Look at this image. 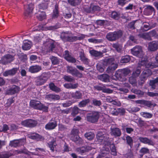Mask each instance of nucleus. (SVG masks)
Listing matches in <instances>:
<instances>
[{
    "label": "nucleus",
    "mask_w": 158,
    "mask_h": 158,
    "mask_svg": "<svg viewBox=\"0 0 158 158\" xmlns=\"http://www.w3.org/2000/svg\"><path fill=\"white\" fill-rule=\"evenodd\" d=\"M50 89L52 91L56 92H59L61 91L60 89L56 86L54 83H51L49 85Z\"/></svg>",
    "instance_id": "2f4dec72"
},
{
    "label": "nucleus",
    "mask_w": 158,
    "mask_h": 158,
    "mask_svg": "<svg viewBox=\"0 0 158 158\" xmlns=\"http://www.w3.org/2000/svg\"><path fill=\"white\" fill-rule=\"evenodd\" d=\"M46 98L48 100H57L60 99V96L58 95L49 94L46 95Z\"/></svg>",
    "instance_id": "f704fd0d"
},
{
    "label": "nucleus",
    "mask_w": 158,
    "mask_h": 158,
    "mask_svg": "<svg viewBox=\"0 0 158 158\" xmlns=\"http://www.w3.org/2000/svg\"><path fill=\"white\" fill-rule=\"evenodd\" d=\"M88 40L89 42L93 43H102L103 41L102 39H98L95 38L89 39Z\"/></svg>",
    "instance_id": "5fc2aeb1"
},
{
    "label": "nucleus",
    "mask_w": 158,
    "mask_h": 158,
    "mask_svg": "<svg viewBox=\"0 0 158 158\" xmlns=\"http://www.w3.org/2000/svg\"><path fill=\"white\" fill-rule=\"evenodd\" d=\"M111 135L115 137L120 136L122 134L120 129L118 128H111Z\"/></svg>",
    "instance_id": "6ab92c4d"
},
{
    "label": "nucleus",
    "mask_w": 158,
    "mask_h": 158,
    "mask_svg": "<svg viewBox=\"0 0 158 158\" xmlns=\"http://www.w3.org/2000/svg\"><path fill=\"white\" fill-rule=\"evenodd\" d=\"M92 13L97 11H99L100 10V8L97 5H91Z\"/></svg>",
    "instance_id": "0e129e2a"
},
{
    "label": "nucleus",
    "mask_w": 158,
    "mask_h": 158,
    "mask_svg": "<svg viewBox=\"0 0 158 158\" xmlns=\"http://www.w3.org/2000/svg\"><path fill=\"white\" fill-rule=\"evenodd\" d=\"M90 101L89 99L82 100L79 103L78 106L80 108L84 107L90 102Z\"/></svg>",
    "instance_id": "e433bc0d"
},
{
    "label": "nucleus",
    "mask_w": 158,
    "mask_h": 158,
    "mask_svg": "<svg viewBox=\"0 0 158 158\" xmlns=\"http://www.w3.org/2000/svg\"><path fill=\"white\" fill-rule=\"evenodd\" d=\"M149 85L151 87V89L153 90L156 89L158 85V77L153 80H150Z\"/></svg>",
    "instance_id": "cd10ccee"
},
{
    "label": "nucleus",
    "mask_w": 158,
    "mask_h": 158,
    "mask_svg": "<svg viewBox=\"0 0 158 158\" xmlns=\"http://www.w3.org/2000/svg\"><path fill=\"white\" fill-rule=\"evenodd\" d=\"M42 70V67L41 65H35L30 67L28 71L31 73H36L40 72Z\"/></svg>",
    "instance_id": "2eb2a0df"
},
{
    "label": "nucleus",
    "mask_w": 158,
    "mask_h": 158,
    "mask_svg": "<svg viewBox=\"0 0 158 158\" xmlns=\"http://www.w3.org/2000/svg\"><path fill=\"white\" fill-rule=\"evenodd\" d=\"M14 56L8 54L2 57L0 60V63L6 64L11 63L14 60Z\"/></svg>",
    "instance_id": "9d476101"
},
{
    "label": "nucleus",
    "mask_w": 158,
    "mask_h": 158,
    "mask_svg": "<svg viewBox=\"0 0 158 158\" xmlns=\"http://www.w3.org/2000/svg\"><path fill=\"white\" fill-rule=\"evenodd\" d=\"M19 91V87L15 85H13L6 91V94L8 95H13L18 93Z\"/></svg>",
    "instance_id": "dca6fc26"
},
{
    "label": "nucleus",
    "mask_w": 158,
    "mask_h": 158,
    "mask_svg": "<svg viewBox=\"0 0 158 158\" xmlns=\"http://www.w3.org/2000/svg\"><path fill=\"white\" fill-rule=\"evenodd\" d=\"M63 78L65 81L69 82H73L75 81L74 78L70 76L65 75Z\"/></svg>",
    "instance_id": "3c124183"
},
{
    "label": "nucleus",
    "mask_w": 158,
    "mask_h": 158,
    "mask_svg": "<svg viewBox=\"0 0 158 158\" xmlns=\"http://www.w3.org/2000/svg\"><path fill=\"white\" fill-rule=\"evenodd\" d=\"M120 70L125 77L131 73V70L128 68H125Z\"/></svg>",
    "instance_id": "680f3d73"
},
{
    "label": "nucleus",
    "mask_w": 158,
    "mask_h": 158,
    "mask_svg": "<svg viewBox=\"0 0 158 158\" xmlns=\"http://www.w3.org/2000/svg\"><path fill=\"white\" fill-rule=\"evenodd\" d=\"M72 97L74 99H79L82 98L83 94L80 91H76L71 94Z\"/></svg>",
    "instance_id": "393cba45"
},
{
    "label": "nucleus",
    "mask_w": 158,
    "mask_h": 158,
    "mask_svg": "<svg viewBox=\"0 0 158 158\" xmlns=\"http://www.w3.org/2000/svg\"><path fill=\"white\" fill-rule=\"evenodd\" d=\"M27 9L24 13V15L26 16H28L30 15L32 12L33 9V4L31 3L27 6Z\"/></svg>",
    "instance_id": "c85d7f7f"
},
{
    "label": "nucleus",
    "mask_w": 158,
    "mask_h": 158,
    "mask_svg": "<svg viewBox=\"0 0 158 158\" xmlns=\"http://www.w3.org/2000/svg\"><path fill=\"white\" fill-rule=\"evenodd\" d=\"M85 136L87 139L91 140L94 138V135L92 132H90L85 133Z\"/></svg>",
    "instance_id": "de8ad7c7"
},
{
    "label": "nucleus",
    "mask_w": 158,
    "mask_h": 158,
    "mask_svg": "<svg viewBox=\"0 0 158 158\" xmlns=\"http://www.w3.org/2000/svg\"><path fill=\"white\" fill-rule=\"evenodd\" d=\"M19 58L23 62L26 61L27 59V55L25 54H21L18 55Z\"/></svg>",
    "instance_id": "338daca9"
},
{
    "label": "nucleus",
    "mask_w": 158,
    "mask_h": 158,
    "mask_svg": "<svg viewBox=\"0 0 158 158\" xmlns=\"http://www.w3.org/2000/svg\"><path fill=\"white\" fill-rule=\"evenodd\" d=\"M31 44H30L28 42L25 41L23 43L22 48L24 50H29L31 48Z\"/></svg>",
    "instance_id": "a18cd8bd"
},
{
    "label": "nucleus",
    "mask_w": 158,
    "mask_h": 158,
    "mask_svg": "<svg viewBox=\"0 0 158 158\" xmlns=\"http://www.w3.org/2000/svg\"><path fill=\"white\" fill-rule=\"evenodd\" d=\"M49 2V1L48 0H44L39 5V8L43 10L47 9Z\"/></svg>",
    "instance_id": "473e14b6"
},
{
    "label": "nucleus",
    "mask_w": 158,
    "mask_h": 158,
    "mask_svg": "<svg viewBox=\"0 0 158 158\" xmlns=\"http://www.w3.org/2000/svg\"><path fill=\"white\" fill-rule=\"evenodd\" d=\"M26 142L24 138L15 139L10 141L9 145L11 147H16L23 144Z\"/></svg>",
    "instance_id": "f8f14e48"
},
{
    "label": "nucleus",
    "mask_w": 158,
    "mask_h": 158,
    "mask_svg": "<svg viewBox=\"0 0 158 158\" xmlns=\"http://www.w3.org/2000/svg\"><path fill=\"white\" fill-rule=\"evenodd\" d=\"M100 117V113L98 111H93L88 113L86 116L87 121L92 123H97Z\"/></svg>",
    "instance_id": "39448f33"
},
{
    "label": "nucleus",
    "mask_w": 158,
    "mask_h": 158,
    "mask_svg": "<svg viewBox=\"0 0 158 158\" xmlns=\"http://www.w3.org/2000/svg\"><path fill=\"white\" fill-rule=\"evenodd\" d=\"M131 53L133 55L139 58H141L143 55L142 47L136 45L131 49Z\"/></svg>",
    "instance_id": "0eeeda50"
},
{
    "label": "nucleus",
    "mask_w": 158,
    "mask_h": 158,
    "mask_svg": "<svg viewBox=\"0 0 158 158\" xmlns=\"http://www.w3.org/2000/svg\"><path fill=\"white\" fill-rule=\"evenodd\" d=\"M118 108L116 109L114 108H110V114L114 116H117L118 115Z\"/></svg>",
    "instance_id": "4d7b16f0"
},
{
    "label": "nucleus",
    "mask_w": 158,
    "mask_h": 158,
    "mask_svg": "<svg viewBox=\"0 0 158 158\" xmlns=\"http://www.w3.org/2000/svg\"><path fill=\"white\" fill-rule=\"evenodd\" d=\"M111 17L115 19H118L120 17V15L118 12L113 11L111 13Z\"/></svg>",
    "instance_id": "6e6d98bb"
},
{
    "label": "nucleus",
    "mask_w": 158,
    "mask_h": 158,
    "mask_svg": "<svg viewBox=\"0 0 158 158\" xmlns=\"http://www.w3.org/2000/svg\"><path fill=\"white\" fill-rule=\"evenodd\" d=\"M66 71L73 76H75L78 78H81L83 74L78 70L72 66H68L66 67Z\"/></svg>",
    "instance_id": "1a4fd4ad"
},
{
    "label": "nucleus",
    "mask_w": 158,
    "mask_h": 158,
    "mask_svg": "<svg viewBox=\"0 0 158 158\" xmlns=\"http://www.w3.org/2000/svg\"><path fill=\"white\" fill-rule=\"evenodd\" d=\"M118 66L117 64L114 63L108 66L106 69L107 72L108 73L112 72L117 68Z\"/></svg>",
    "instance_id": "72a5a7b5"
},
{
    "label": "nucleus",
    "mask_w": 158,
    "mask_h": 158,
    "mask_svg": "<svg viewBox=\"0 0 158 158\" xmlns=\"http://www.w3.org/2000/svg\"><path fill=\"white\" fill-rule=\"evenodd\" d=\"M158 67V64L153 62H149L146 65V68H148L152 69L154 68H156Z\"/></svg>",
    "instance_id": "49530a36"
},
{
    "label": "nucleus",
    "mask_w": 158,
    "mask_h": 158,
    "mask_svg": "<svg viewBox=\"0 0 158 158\" xmlns=\"http://www.w3.org/2000/svg\"><path fill=\"white\" fill-rule=\"evenodd\" d=\"M141 68L137 67L136 70L134 71L132 74V75L135 77L136 78L138 77L139 75L141 72Z\"/></svg>",
    "instance_id": "09e8293b"
},
{
    "label": "nucleus",
    "mask_w": 158,
    "mask_h": 158,
    "mask_svg": "<svg viewBox=\"0 0 158 158\" xmlns=\"http://www.w3.org/2000/svg\"><path fill=\"white\" fill-rule=\"evenodd\" d=\"M64 59L69 62L74 63L76 61L75 58L72 56L71 55V53L68 50L64 51Z\"/></svg>",
    "instance_id": "ddd939ff"
},
{
    "label": "nucleus",
    "mask_w": 158,
    "mask_h": 158,
    "mask_svg": "<svg viewBox=\"0 0 158 158\" xmlns=\"http://www.w3.org/2000/svg\"><path fill=\"white\" fill-rule=\"evenodd\" d=\"M52 63L53 65H57L60 63L59 59L56 57L54 56H51L49 58Z\"/></svg>",
    "instance_id": "a19ab883"
},
{
    "label": "nucleus",
    "mask_w": 158,
    "mask_h": 158,
    "mask_svg": "<svg viewBox=\"0 0 158 158\" xmlns=\"http://www.w3.org/2000/svg\"><path fill=\"white\" fill-rule=\"evenodd\" d=\"M146 23V24H144L143 26V28L145 31H147L154 27V26H152L150 25L148 23L144 22L143 23Z\"/></svg>",
    "instance_id": "e2e57ef3"
},
{
    "label": "nucleus",
    "mask_w": 158,
    "mask_h": 158,
    "mask_svg": "<svg viewBox=\"0 0 158 158\" xmlns=\"http://www.w3.org/2000/svg\"><path fill=\"white\" fill-rule=\"evenodd\" d=\"M36 17L39 20L41 21L46 18V15L44 11H39L36 14Z\"/></svg>",
    "instance_id": "7c9ffc66"
},
{
    "label": "nucleus",
    "mask_w": 158,
    "mask_h": 158,
    "mask_svg": "<svg viewBox=\"0 0 158 158\" xmlns=\"http://www.w3.org/2000/svg\"><path fill=\"white\" fill-rule=\"evenodd\" d=\"M115 76L118 80L121 81H125L126 79L121 70H118L115 73Z\"/></svg>",
    "instance_id": "a211bd4d"
},
{
    "label": "nucleus",
    "mask_w": 158,
    "mask_h": 158,
    "mask_svg": "<svg viewBox=\"0 0 158 158\" xmlns=\"http://www.w3.org/2000/svg\"><path fill=\"white\" fill-rule=\"evenodd\" d=\"M18 68H13L12 69L5 71L3 73L4 76L6 77L8 76H13L17 72Z\"/></svg>",
    "instance_id": "412c9836"
},
{
    "label": "nucleus",
    "mask_w": 158,
    "mask_h": 158,
    "mask_svg": "<svg viewBox=\"0 0 158 158\" xmlns=\"http://www.w3.org/2000/svg\"><path fill=\"white\" fill-rule=\"evenodd\" d=\"M72 34L69 31L62 32L60 35V38L64 42H73L77 40V37L72 36Z\"/></svg>",
    "instance_id": "423d86ee"
},
{
    "label": "nucleus",
    "mask_w": 158,
    "mask_h": 158,
    "mask_svg": "<svg viewBox=\"0 0 158 158\" xmlns=\"http://www.w3.org/2000/svg\"><path fill=\"white\" fill-rule=\"evenodd\" d=\"M129 81L131 84L133 85H135L137 82L136 78L132 75L129 77Z\"/></svg>",
    "instance_id": "864d4df0"
},
{
    "label": "nucleus",
    "mask_w": 158,
    "mask_h": 158,
    "mask_svg": "<svg viewBox=\"0 0 158 158\" xmlns=\"http://www.w3.org/2000/svg\"><path fill=\"white\" fill-rule=\"evenodd\" d=\"M57 126L56 122L54 121L53 122H50L47 123L45 125V128L46 129L51 130L55 129Z\"/></svg>",
    "instance_id": "b1692460"
},
{
    "label": "nucleus",
    "mask_w": 158,
    "mask_h": 158,
    "mask_svg": "<svg viewBox=\"0 0 158 158\" xmlns=\"http://www.w3.org/2000/svg\"><path fill=\"white\" fill-rule=\"evenodd\" d=\"M11 156L10 153L8 152H2L0 154V158H9Z\"/></svg>",
    "instance_id": "8fccbe9b"
},
{
    "label": "nucleus",
    "mask_w": 158,
    "mask_h": 158,
    "mask_svg": "<svg viewBox=\"0 0 158 158\" xmlns=\"http://www.w3.org/2000/svg\"><path fill=\"white\" fill-rule=\"evenodd\" d=\"M142 116L145 118H151L152 116V114L147 112H142L141 114Z\"/></svg>",
    "instance_id": "052dcab7"
},
{
    "label": "nucleus",
    "mask_w": 158,
    "mask_h": 158,
    "mask_svg": "<svg viewBox=\"0 0 158 158\" xmlns=\"http://www.w3.org/2000/svg\"><path fill=\"white\" fill-rule=\"evenodd\" d=\"M81 0H68V2L71 5L75 6L80 4Z\"/></svg>",
    "instance_id": "37998d69"
},
{
    "label": "nucleus",
    "mask_w": 158,
    "mask_h": 158,
    "mask_svg": "<svg viewBox=\"0 0 158 158\" xmlns=\"http://www.w3.org/2000/svg\"><path fill=\"white\" fill-rule=\"evenodd\" d=\"M79 109L76 106H74L72 109L71 115L73 116H75L79 112Z\"/></svg>",
    "instance_id": "bf43d9fd"
},
{
    "label": "nucleus",
    "mask_w": 158,
    "mask_h": 158,
    "mask_svg": "<svg viewBox=\"0 0 158 158\" xmlns=\"http://www.w3.org/2000/svg\"><path fill=\"white\" fill-rule=\"evenodd\" d=\"M79 57L83 64L87 65H89V60L85 56L83 52L81 51L79 52Z\"/></svg>",
    "instance_id": "4be33fe9"
},
{
    "label": "nucleus",
    "mask_w": 158,
    "mask_h": 158,
    "mask_svg": "<svg viewBox=\"0 0 158 158\" xmlns=\"http://www.w3.org/2000/svg\"><path fill=\"white\" fill-rule=\"evenodd\" d=\"M112 47L114 48L117 52L121 53L122 52L123 47L121 44L118 43L113 44Z\"/></svg>",
    "instance_id": "c756f323"
},
{
    "label": "nucleus",
    "mask_w": 158,
    "mask_h": 158,
    "mask_svg": "<svg viewBox=\"0 0 158 158\" xmlns=\"http://www.w3.org/2000/svg\"><path fill=\"white\" fill-rule=\"evenodd\" d=\"M114 59L113 58L105 59L104 61V64L106 66H109L114 63Z\"/></svg>",
    "instance_id": "58836bf2"
},
{
    "label": "nucleus",
    "mask_w": 158,
    "mask_h": 158,
    "mask_svg": "<svg viewBox=\"0 0 158 158\" xmlns=\"http://www.w3.org/2000/svg\"><path fill=\"white\" fill-rule=\"evenodd\" d=\"M138 139L140 142L145 144H147L152 146L155 144L154 143L152 140L147 137H139Z\"/></svg>",
    "instance_id": "aec40b11"
},
{
    "label": "nucleus",
    "mask_w": 158,
    "mask_h": 158,
    "mask_svg": "<svg viewBox=\"0 0 158 158\" xmlns=\"http://www.w3.org/2000/svg\"><path fill=\"white\" fill-rule=\"evenodd\" d=\"M123 35V32L121 30L110 32L108 33L106 36V38L110 41H116L121 38Z\"/></svg>",
    "instance_id": "f03ea898"
},
{
    "label": "nucleus",
    "mask_w": 158,
    "mask_h": 158,
    "mask_svg": "<svg viewBox=\"0 0 158 158\" xmlns=\"http://www.w3.org/2000/svg\"><path fill=\"white\" fill-rule=\"evenodd\" d=\"M152 74V72L150 70L147 69L143 71L140 76L142 77V78L145 79L147 80L148 78Z\"/></svg>",
    "instance_id": "a878e982"
},
{
    "label": "nucleus",
    "mask_w": 158,
    "mask_h": 158,
    "mask_svg": "<svg viewBox=\"0 0 158 158\" xmlns=\"http://www.w3.org/2000/svg\"><path fill=\"white\" fill-rule=\"evenodd\" d=\"M148 49L152 51L156 50L158 49V41H153L149 43Z\"/></svg>",
    "instance_id": "f3484780"
},
{
    "label": "nucleus",
    "mask_w": 158,
    "mask_h": 158,
    "mask_svg": "<svg viewBox=\"0 0 158 158\" xmlns=\"http://www.w3.org/2000/svg\"><path fill=\"white\" fill-rule=\"evenodd\" d=\"M105 135L101 132H99L97 134L96 137L99 142H101L104 140L105 138Z\"/></svg>",
    "instance_id": "79ce46f5"
},
{
    "label": "nucleus",
    "mask_w": 158,
    "mask_h": 158,
    "mask_svg": "<svg viewBox=\"0 0 158 158\" xmlns=\"http://www.w3.org/2000/svg\"><path fill=\"white\" fill-rule=\"evenodd\" d=\"M79 132L78 129L73 128L69 136L70 139L78 144H82L83 143V140L78 135Z\"/></svg>",
    "instance_id": "20e7f679"
},
{
    "label": "nucleus",
    "mask_w": 158,
    "mask_h": 158,
    "mask_svg": "<svg viewBox=\"0 0 158 158\" xmlns=\"http://www.w3.org/2000/svg\"><path fill=\"white\" fill-rule=\"evenodd\" d=\"M92 149V147L89 146H84L82 147L78 148L76 149V151L79 154L82 155Z\"/></svg>",
    "instance_id": "4468645a"
},
{
    "label": "nucleus",
    "mask_w": 158,
    "mask_h": 158,
    "mask_svg": "<svg viewBox=\"0 0 158 158\" xmlns=\"http://www.w3.org/2000/svg\"><path fill=\"white\" fill-rule=\"evenodd\" d=\"M89 52L91 56L95 57L97 59H98L103 56V53L100 51L92 50H90Z\"/></svg>",
    "instance_id": "5701e85b"
},
{
    "label": "nucleus",
    "mask_w": 158,
    "mask_h": 158,
    "mask_svg": "<svg viewBox=\"0 0 158 158\" xmlns=\"http://www.w3.org/2000/svg\"><path fill=\"white\" fill-rule=\"evenodd\" d=\"M132 91V92L139 95L140 97H142L144 94L143 92L137 89H133Z\"/></svg>",
    "instance_id": "13d9d810"
},
{
    "label": "nucleus",
    "mask_w": 158,
    "mask_h": 158,
    "mask_svg": "<svg viewBox=\"0 0 158 158\" xmlns=\"http://www.w3.org/2000/svg\"><path fill=\"white\" fill-rule=\"evenodd\" d=\"M110 148L112 152V154L114 155H115L116 154V152L114 145L113 143L110 144Z\"/></svg>",
    "instance_id": "774afa93"
},
{
    "label": "nucleus",
    "mask_w": 158,
    "mask_h": 158,
    "mask_svg": "<svg viewBox=\"0 0 158 158\" xmlns=\"http://www.w3.org/2000/svg\"><path fill=\"white\" fill-rule=\"evenodd\" d=\"M144 105L148 107L152 108L156 106V104L153 101L145 100Z\"/></svg>",
    "instance_id": "ea45409f"
},
{
    "label": "nucleus",
    "mask_w": 158,
    "mask_h": 158,
    "mask_svg": "<svg viewBox=\"0 0 158 158\" xmlns=\"http://www.w3.org/2000/svg\"><path fill=\"white\" fill-rule=\"evenodd\" d=\"M21 124L22 125L24 126L32 128L36 126L37 122L34 120L28 119L22 121Z\"/></svg>",
    "instance_id": "9b49d317"
},
{
    "label": "nucleus",
    "mask_w": 158,
    "mask_h": 158,
    "mask_svg": "<svg viewBox=\"0 0 158 158\" xmlns=\"http://www.w3.org/2000/svg\"><path fill=\"white\" fill-rule=\"evenodd\" d=\"M44 50L47 53L55 52L56 50V43L51 39L46 40L44 42Z\"/></svg>",
    "instance_id": "f257e3e1"
},
{
    "label": "nucleus",
    "mask_w": 158,
    "mask_h": 158,
    "mask_svg": "<svg viewBox=\"0 0 158 158\" xmlns=\"http://www.w3.org/2000/svg\"><path fill=\"white\" fill-rule=\"evenodd\" d=\"M45 73H42L40 75L35 78V82L37 85H41L45 83L48 78Z\"/></svg>",
    "instance_id": "6e6552de"
},
{
    "label": "nucleus",
    "mask_w": 158,
    "mask_h": 158,
    "mask_svg": "<svg viewBox=\"0 0 158 158\" xmlns=\"http://www.w3.org/2000/svg\"><path fill=\"white\" fill-rule=\"evenodd\" d=\"M30 106L35 109L41 110L47 112L48 111V107L44 105L41 102L36 100H31L30 102Z\"/></svg>",
    "instance_id": "7ed1b4c3"
},
{
    "label": "nucleus",
    "mask_w": 158,
    "mask_h": 158,
    "mask_svg": "<svg viewBox=\"0 0 158 158\" xmlns=\"http://www.w3.org/2000/svg\"><path fill=\"white\" fill-rule=\"evenodd\" d=\"M58 9V5L57 4H56L55 6V8L53 10L52 15V19H55L57 18L58 16L59 15V12Z\"/></svg>",
    "instance_id": "4c0bfd02"
},
{
    "label": "nucleus",
    "mask_w": 158,
    "mask_h": 158,
    "mask_svg": "<svg viewBox=\"0 0 158 158\" xmlns=\"http://www.w3.org/2000/svg\"><path fill=\"white\" fill-rule=\"evenodd\" d=\"M131 60V58L129 55H126L122 57L120 62L122 63H127L129 62Z\"/></svg>",
    "instance_id": "c03bdc74"
},
{
    "label": "nucleus",
    "mask_w": 158,
    "mask_h": 158,
    "mask_svg": "<svg viewBox=\"0 0 158 158\" xmlns=\"http://www.w3.org/2000/svg\"><path fill=\"white\" fill-rule=\"evenodd\" d=\"M98 78L99 80L105 82H108L110 81V77L107 74H103L98 75Z\"/></svg>",
    "instance_id": "bb28decb"
},
{
    "label": "nucleus",
    "mask_w": 158,
    "mask_h": 158,
    "mask_svg": "<svg viewBox=\"0 0 158 158\" xmlns=\"http://www.w3.org/2000/svg\"><path fill=\"white\" fill-rule=\"evenodd\" d=\"M30 138L33 139H36L37 140H44V138L41 135L37 133H31V135L30 136Z\"/></svg>",
    "instance_id": "c9c22d12"
},
{
    "label": "nucleus",
    "mask_w": 158,
    "mask_h": 158,
    "mask_svg": "<svg viewBox=\"0 0 158 158\" xmlns=\"http://www.w3.org/2000/svg\"><path fill=\"white\" fill-rule=\"evenodd\" d=\"M126 140L127 144L131 148L133 145V140L132 138L129 136H127L126 137Z\"/></svg>",
    "instance_id": "603ef678"
},
{
    "label": "nucleus",
    "mask_w": 158,
    "mask_h": 158,
    "mask_svg": "<svg viewBox=\"0 0 158 158\" xmlns=\"http://www.w3.org/2000/svg\"><path fill=\"white\" fill-rule=\"evenodd\" d=\"M102 104L100 100H98L94 99L92 100V104L95 106H100Z\"/></svg>",
    "instance_id": "69168bd1"
}]
</instances>
